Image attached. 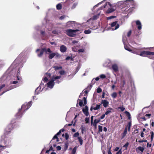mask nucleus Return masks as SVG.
Instances as JSON below:
<instances>
[{"label": "nucleus", "instance_id": "f257e3e1", "mask_svg": "<svg viewBox=\"0 0 154 154\" xmlns=\"http://www.w3.org/2000/svg\"><path fill=\"white\" fill-rule=\"evenodd\" d=\"M21 59L20 58V55L14 61L9 68L8 70H10L14 68H18L22 67V64L21 63ZM20 71L18 69L17 73L15 75V76L10 81V84H15L18 82L17 81H21V77L19 76Z\"/></svg>", "mask_w": 154, "mask_h": 154}, {"label": "nucleus", "instance_id": "f03ea898", "mask_svg": "<svg viewBox=\"0 0 154 154\" xmlns=\"http://www.w3.org/2000/svg\"><path fill=\"white\" fill-rule=\"evenodd\" d=\"M53 26L52 24H50L48 26H47L46 28L45 27L44 30H42V29L44 28V26L40 27L38 26L35 27V29L37 30L40 31L41 34L43 37L45 38H48L51 35L50 31L52 29Z\"/></svg>", "mask_w": 154, "mask_h": 154}, {"label": "nucleus", "instance_id": "7ed1b4c3", "mask_svg": "<svg viewBox=\"0 0 154 154\" xmlns=\"http://www.w3.org/2000/svg\"><path fill=\"white\" fill-rule=\"evenodd\" d=\"M11 138L9 137L6 136V135H3L1 137L0 145V150L5 149L6 147H9L11 145Z\"/></svg>", "mask_w": 154, "mask_h": 154}, {"label": "nucleus", "instance_id": "20e7f679", "mask_svg": "<svg viewBox=\"0 0 154 154\" xmlns=\"http://www.w3.org/2000/svg\"><path fill=\"white\" fill-rule=\"evenodd\" d=\"M61 78V76H53L51 80L48 82L44 85L45 88V90L48 88L50 89L53 88L55 82L54 81H55V82L57 84L60 83L61 81L59 80Z\"/></svg>", "mask_w": 154, "mask_h": 154}, {"label": "nucleus", "instance_id": "39448f33", "mask_svg": "<svg viewBox=\"0 0 154 154\" xmlns=\"http://www.w3.org/2000/svg\"><path fill=\"white\" fill-rule=\"evenodd\" d=\"M51 76L50 73H46L45 74V77L43 79L40 86L35 89V93L38 94L43 90H45V88L44 83H47L48 80V79Z\"/></svg>", "mask_w": 154, "mask_h": 154}, {"label": "nucleus", "instance_id": "423d86ee", "mask_svg": "<svg viewBox=\"0 0 154 154\" xmlns=\"http://www.w3.org/2000/svg\"><path fill=\"white\" fill-rule=\"evenodd\" d=\"M109 5L110 7H115L116 8H122L125 7V1H120L117 3H114L113 4H111L109 2H106V4L103 6V7H101L100 8V9H102L103 8H105L107 5Z\"/></svg>", "mask_w": 154, "mask_h": 154}, {"label": "nucleus", "instance_id": "0eeeda50", "mask_svg": "<svg viewBox=\"0 0 154 154\" xmlns=\"http://www.w3.org/2000/svg\"><path fill=\"white\" fill-rule=\"evenodd\" d=\"M77 32H78V34H79L81 33L82 31L78 29L75 30L68 29L66 30L67 35L72 37L75 36L76 35V33Z\"/></svg>", "mask_w": 154, "mask_h": 154}, {"label": "nucleus", "instance_id": "6e6552de", "mask_svg": "<svg viewBox=\"0 0 154 154\" xmlns=\"http://www.w3.org/2000/svg\"><path fill=\"white\" fill-rule=\"evenodd\" d=\"M110 26L109 28V30H114L118 29L119 26V24L117 23V21L114 22L110 24Z\"/></svg>", "mask_w": 154, "mask_h": 154}, {"label": "nucleus", "instance_id": "1a4fd4ad", "mask_svg": "<svg viewBox=\"0 0 154 154\" xmlns=\"http://www.w3.org/2000/svg\"><path fill=\"white\" fill-rule=\"evenodd\" d=\"M32 104V101H30L28 103H25L22 106L21 109H22L23 111H25L31 107Z\"/></svg>", "mask_w": 154, "mask_h": 154}, {"label": "nucleus", "instance_id": "9d476101", "mask_svg": "<svg viewBox=\"0 0 154 154\" xmlns=\"http://www.w3.org/2000/svg\"><path fill=\"white\" fill-rule=\"evenodd\" d=\"M125 1V7L130 6V5L134 6L136 3L134 1L132 0H128Z\"/></svg>", "mask_w": 154, "mask_h": 154}, {"label": "nucleus", "instance_id": "9b49d317", "mask_svg": "<svg viewBox=\"0 0 154 154\" xmlns=\"http://www.w3.org/2000/svg\"><path fill=\"white\" fill-rule=\"evenodd\" d=\"M131 122H129L128 125L125 128L124 132L122 134V139L125 136L126 134H127V133L128 130V131H130V129L131 126Z\"/></svg>", "mask_w": 154, "mask_h": 154}, {"label": "nucleus", "instance_id": "f8f14e48", "mask_svg": "<svg viewBox=\"0 0 154 154\" xmlns=\"http://www.w3.org/2000/svg\"><path fill=\"white\" fill-rule=\"evenodd\" d=\"M45 50L44 48L41 49H38L36 50V52L37 53V56L39 57H41L42 56L43 53L45 52Z\"/></svg>", "mask_w": 154, "mask_h": 154}, {"label": "nucleus", "instance_id": "ddd939ff", "mask_svg": "<svg viewBox=\"0 0 154 154\" xmlns=\"http://www.w3.org/2000/svg\"><path fill=\"white\" fill-rule=\"evenodd\" d=\"M13 128V125L11 124H9L5 128V133L4 135H6L8 133L10 132Z\"/></svg>", "mask_w": 154, "mask_h": 154}, {"label": "nucleus", "instance_id": "4468645a", "mask_svg": "<svg viewBox=\"0 0 154 154\" xmlns=\"http://www.w3.org/2000/svg\"><path fill=\"white\" fill-rule=\"evenodd\" d=\"M98 28V26H94L91 28H90L89 29L85 30L84 31V33L85 34H88L91 33V30H95Z\"/></svg>", "mask_w": 154, "mask_h": 154}, {"label": "nucleus", "instance_id": "2eb2a0df", "mask_svg": "<svg viewBox=\"0 0 154 154\" xmlns=\"http://www.w3.org/2000/svg\"><path fill=\"white\" fill-rule=\"evenodd\" d=\"M76 24L75 23L74 21H70L67 22L66 23V26L67 27H72L74 28L75 25Z\"/></svg>", "mask_w": 154, "mask_h": 154}, {"label": "nucleus", "instance_id": "dca6fc26", "mask_svg": "<svg viewBox=\"0 0 154 154\" xmlns=\"http://www.w3.org/2000/svg\"><path fill=\"white\" fill-rule=\"evenodd\" d=\"M60 57V55L57 53H54L49 54L48 57L50 59H52L54 57Z\"/></svg>", "mask_w": 154, "mask_h": 154}, {"label": "nucleus", "instance_id": "f3484780", "mask_svg": "<svg viewBox=\"0 0 154 154\" xmlns=\"http://www.w3.org/2000/svg\"><path fill=\"white\" fill-rule=\"evenodd\" d=\"M88 110V108L87 106H85V108L83 109H82V111L83 113L86 116H88L89 115Z\"/></svg>", "mask_w": 154, "mask_h": 154}, {"label": "nucleus", "instance_id": "a211bd4d", "mask_svg": "<svg viewBox=\"0 0 154 154\" xmlns=\"http://www.w3.org/2000/svg\"><path fill=\"white\" fill-rule=\"evenodd\" d=\"M135 22L138 29L140 30L142 29V24L141 22L139 20L136 21Z\"/></svg>", "mask_w": 154, "mask_h": 154}, {"label": "nucleus", "instance_id": "6ab92c4d", "mask_svg": "<svg viewBox=\"0 0 154 154\" xmlns=\"http://www.w3.org/2000/svg\"><path fill=\"white\" fill-rule=\"evenodd\" d=\"M101 103L103 104V106L106 108L109 105V102L105 100H102L101 102Z\"/></svg>", "mask_w": 154, "mask_h": 154}, {"label": "nucleus", "instance_id": "aec40b11", "mask_svg": "<svg viewBox=\"0 0 154 154\" xmlns=\"http://www.w3.org/2000/svg\"><path fill=\"white\" fill-rule=\"evenodd\" d=\"M112 68L115 72H117L119 70L117 64H115L112 65Z\"/></svg>", "mask_w": 154, "mask_h": 154}, {"label": "nucleus", "instance_id": "412c9836", "mask_svg": "<svg viewBox=\"0 0 154 154\" xmlns=\"http://www.w3.org/2000/svg\"><path fill=\"white\" fill-rule=\"evenodd\" d=\"M16 87L17 86L16 85H12L10 86L8 89H7L6 90L3 91V92L1 94H0V96L2 95L4 93L7 92V91H9L10 90L16 88Z\"/></svg>", "mask_w": 154, "mask_h": 154}, {"label": "nucleus", "instance_id": "4be33fe9", "mask_svg": "<svg viewBox=\"0 0 154 154\" xmlns=\"http://www.w3.org/2000/svg\"><path fill=\"white\" fill-rule=\"evenodd\" d=\"M100 107V105L99 104H97L95 107H93V106H91L90 109V110L91 111H92L93 110H98L99 109Z\"/></svg>", "mask_w": 154, "mask_h": 154}, {"label": "nucleus", "instance_id": "5701e85b", "mask_svg": "<svg viewBox=\"0 0 154 154\" xmlns=\"http://www.w3.org/2000/svg\"><path fill=\"white\" fill-rule=\"evenodd\" d=\"M140 50V49H139L134 48L133 50H132L131 52L133 54L139 55L140 53L139 51Z\"/></svg>", "mask_w": 154, "mask_h": 154}, {"label": "nucleus", "instance_id": "b1692460", "mask_svg": "<svg viewBox=\"0 0 154 154\" xmlns=\"http://www.w3.org/2000/svg\"><path fill=\"white\" fill-rule=\"evenodd\" d=\"M66 47L64 45H62L60 47V50L62 52H66Z\"/></svg>", "mask_w": 154, "mask_h": 154}, {"label": "nucleus", "instance_id": "393cba45", "mask_svg": "<svg viewBox=\"0 0 154 154\" xmlns=\"http://www.w3.org/2000/svg\"><path fill=\"white\" fill-rule=\"evenodd\" d=\"M139 55L143 57H145L146 55H148V51H143L141 52Z\"/></svg>", "mask_w": 154, "mask_h": 154}, {"label": "nucleus", "instance_id": "a878e982", "mask_svg": "<svg viewBox=\"0 0 154 154\" xmlns=\"http://www.w3.org/2000/svg\"><path fill=\"white\" fill-rule=\"evenodd\" d=\"M21 110V109H19L18 112L16 114V117L17 118H21L22 116V114L20 112Z\"/></svg>", "mask_w": 154, "mask_h": 154}, {"label": "nucleus", "instance_id": "bb28decb", "mask_svg": "<svg viewBox=\"0 0 154 154\" xmlns=\"http://www.w3.org/2000/svg\"><path fill=\"white\" fill-rule=\"evenodd\" d=\"M100 14H98L97 15H94L89 20H95L97 19L99 17V16Z\"/></svg>", "mask_w": 154, "mask_h": 154}, {"label": "nucleus", "instance_id": "cd10ccee", "mask_svg": "<svg viewBox=\"0 0 154 154\" xmlns=\"http://www.w3.org/2000/svg\"><path fill=\"white\" fill-rule=\"evenodd\" d=\"M100 121V119H96L94 120L93 125L94 126H96L97 123H99Z\"/></svg>", "mask_w": 154, "mask_h": 154}, {"label": "nucleus", "instance_id": "c85d7f7f", "mask_svg": "<svg viewBox=\"0 0 154 154\" xmlns=\"http://www.w3.org/2000/svg\"><path fill=\"white\" fill-rule=\"evenodd\" d=\"M115 8H109L106 11V12L108 13H111L113 12L115 10Z\"/></svg>", "mask_w": 154, "mask_h": 154}, {"label": "nucleus", "instance_id": "c756f323", "mask_svg": "<svg viewBox=\"0 0 154 154\" xmlns=\"http://www.w3.org/2000/svg\"><path fill=\"white\" fill-rule=\"evenodd\" d=\"M78 139L80 145H82L83 144V140L82 138L81 137H78Z\"/></svg>", "mask_w": 154, "mask_h": 154}, {"label": "nucleus", "instance_id": "7c9ffc66", "mask_svg": "<svg viewBox=\"0 0 154 154\" xmlns=\"http://www.w3.org/2000/svg\"><path fill=\"white\" fill-rule=\"evenodd\" d=\"M137 149L141 151L142 152H143L144 151V148L143 147H142L140 146L137 147V148L136 150H137Z\"/></svg>", "mask_w": 154, "mask_h": 154}, {"label": "nucleus", "instance_id": "2f4dec72", "mask_svg": "<svg viewBox=\"0 0 154 154\" xmlns=\"http://www.w3.org/2000/svg\"><path fill=\"white\" fill-rule=\"evenodd\" d=\"M111 97L114 99L116 98L117 96V93L116 92H113L111 94Z\"/></svg>", "mask_w": 154, "mask_h": 154}, {"label": "nucleus", "instance_id": "473e14b6", "mask_svg": "<svg viewBox=\"0 0 154 154\" xmlns=\"http://www.w3.org/2000/svg\"><path fill=\"white\" fill-rule=\"evenodd\" d=\"M56 8L57 10H60L62 8V5L61 3L58 4L56 6Z\"/></svg>", "mask_w": 154, "mask_h": 154}, {"label": "nucleus", "instance_id": "72a5a7b5", "mask_svg": "<svg viewBox=\"0 0 154 154\" xmlns=\"http://www.w3.org/2000/svg\"><path fill=\"white\" fill-rule=\"evenodd\" d=\"M77 150L76 146L75 147L72 149V154H75Z\"/></svg>", "mask_w": 154, "mask_h": 154}, {"label": "nucleus", "instance_id": "f704fd0d", "mask_svg": "<svg viewBox=\"0 0 154 154\" xmlns=\"http://www.w3.org/2000/svg\"><path fill=\"white\" fill-rule=\"evenodd\" d=\"M85 48H82V49H79L78 51V53H84L85 51Z\"/></svg>", "mask_w": 154, "mask_h": 154}, {"label": "nucleus", "instance_id": "c9c22d12", "mask_svg": "<svg viewBox=\"0 0 154 154\" xmlns=\"http://www.w3.org/2000/svg\"><path fill=\"white\" fill-rule=\"evenodd\" d=\"M53 68H54L55 70H57L61 69L62 68V67L61 66H53Z\"/></svg>", "mask_w": 154, "mask_h": 154}, {"label": "nucleus", "instance_id": "e433bc0d", "mask_svg": "<svg viewBox=\"0 0 154 154\" xmlns=\"http://www.w3.org/2000/svg\"><path fill=\"white\" fill-rule=\"evenodd\" d=\"M143 114L144 115L145 117L147 119L150 118V116H151V114H145V113H144Z\"/></svg>", "mask_w": 154, "mask_h": 154}, {"label": "nucleus", "instance_id": "4c0bfd02", "mask_svg": "<svg viewBox=\"0 0 154 154\" xmlns=\"http://www.w3.org/2000/svg\"><path fill=\"white\" fill-rule=\"evenodd\" d=\"M124 47L125 50L131 52L132 50L128 46H125Z\"/></svg>", "mask_w": 154, "mask_h": 154}, {"label": "nucleus", "instance_id": "58836bf2", "mask_svg": "<svg viewBox=\"0 0 154 154\" xmlns=\"http://www.w3.org/2000/svg\"><path fill=\"white\" fill-rule=\"evenodd\" d=\"M44 49H45V53H47V52H51V51L49 48H48L47 49H46V48H44Z\"/></svg>", "mask_w": 154, "mask_h": 154}, {"label": "nucleus", "instance_id": "ea45409f", "mask_svg": "<svg viewBox=\"0 0 154 154\" xmlns=\"http://www.w3.org/2000/svg\"><path fill=\"white\" fill-rule=\"evenodd\" d=\"M72 51L74 52H76L78 51V49L77 48V47L76 46H74L72 48Z\"/></svg>", "mask_w": 154, "mask_h": 154}, {"label": "nucleus", "instance_id": "a19ab883", "mask_svg": "<svg viewBox=\"0 0 154 154\" xmlns=\"http://www.w3.org/2000/svg\"><path fill=\"white\" fill-rule=\"evenodd\" d=\"M150 134H151V141H152L154 137V134L153 131H151L150 132Z\"/></svg>", "mask_w": 154, "mask_h": 154}, {"label": "nucleus", "instance_id": "79ce46f5", "mask_svg": "<svg viewBox=\"0 0 154 154\" xmlns=\"http://www.w3.org/2000/svg\"><path fill=\"white\" fill-rule=\"evenodd\" d=\"M78 100L79 101V105L80 106H82L83 103L82 100H80V99H78Z\"/></svg>", "mask_w": 154, "mask_h": 154}, {"label": "nucleus", "instance_id": "37998d69", "mask_svg": "<svg viewBox=\"0 0 154 154\" xmlns=\"http://www.w3.org/2000/svg\"><path fill=\"white\" fill-rule=\"evenodd\" d=\"M79 133L78 132H77L75 133L73 135V136L74 137H79Z\"/></svg>", "mask_w": 154, "mask_h": 154}, {"label": "nucleus", "instance_id": "c03bdc74", "mask_svg": "<svg viewBox=\"0 0 154 154\" xmlns=\"http://www.w3.org/2000/svg\"><path fill=\"white\" fill-rule=\"evenodd\" d=\"M103 127L102 126L100 125L98 126V130L99 132H101L102 131Z\"/></svg>", "mask_w": 154, "mask_h": 154}, {"label": "nucleus", "instance_id": "a18cd8bd", "mask_svg": "<svg viewBox=\"0 0 154 154\" xmlns=\"http://www.w3.org/2000/svg\"><path fill=\"white\" fill-rule=\"evenodd\" d=\"M59 73L61 75H63L65 73V71L63 70L60 71Z\"/></svg>", "mask_w": 154, "mask_h": 154}, {"label": "nucleus", "instance_id": "49530a36", "mask_svg": "<svg viewBox=\"0 0 154 154\" xmlns=\"http://www.w3.org/2000/svg\"><path fill=\"white\" fill-rule=\"evenodd\" d=\"M100 78L102 79H105L106 78V76L104 74H102L100 75Z\"/></svg>", "mask_w": 154, "mask_h": 154}, {"label": "nucleus", "instance_id": "de8ad7c7", "mask_svg": "<svg viewBox=\"0 0 154 154\" xmlns=\"http://www.w3.org/2000/svg\"><path fill=\"white\" fill-rule=\"evenodd\" d=\"M81 130L82 133L83 134L84 131L85 129V127L83 125H81Z\"/></svg>", "mask_w": 154, "mask_h": 154}, {"label": "nucleus", "instance_id": "09e8293b", "mask_svg": "<svg viewBox=\"0 0 154 154\" xmlns=\"http://www.w3.org/2000/svg\"><path fill=\"white\" fill-rule=\"evenodd\" d=\"M65 137L66 139L67 140L69 138V136L68 133H66L65 134Z\"/></svg>", "mask_w": 154, "mask_h": 154}, {"label": "nucleus", "instance_id": "8fccbe9b", "mask_svg": "<svg viewBox=\"0 0 154 154\" xmlns=\"http://www.w3.org/2000/svg\"><path fill=\"white\" fill-rule=\"evenodd\" d=\"M77 5V3H74L73 4L72 6V9L75 8V7H76V6Z\"/></svg>", "mask_w": 154, "mask_h": 154}, {"label": "nucleus", "instance_id": "3c124183", "mask_svg": "<svg viewBox=\"0 0 154 154\" xmlns=\"http://www.w3.org/2000/svg\"><path fill=\"white\" fill-rule=\"evenodd\" d=\"M148 55H153L154 52H152L148 51Z\"/></svg>", "mask_w": 154, "mask_h": 154}, {"label": "nucleus", "instance_id": "603ef678", "mask_svg": "<svg viewBox=\"0 0 154 154\" xmlns=\"http://www.w3.org/2000/svg\"><path fill=\"white\" fill-rule=\"evenodd\" d=\"M129 143L128 142H127L125 143V144L123 146V147H124V148H125L126 149L128 146L129 145Z\"/></svg>", "mask_w": 154, "mask_h": 154}, {"label": "nucleus", "instance_id": "864d4df0", "mask_svg": "<svg viewBox=\"0 0 154 154\" xmlns=\"http://www.w3.org/2000/svg\"><path fill=\"white\" fill-rule=\"evenodd\" d=\"M55 139H57V142H58L59 141V140H58V139L57 137V135L56 134L53 137V139H52V140H54Z\"/></svg>", "mask_w": 154, "mask_h": 154}, {"label": "nucleus", "instance_id": "5fc2aeb1", "mask_svg": "<svg viewBox=\"0 0 154 154\" xmlns=\"http://www.w3.org/2000/svg\"><path fill=\"white\" fill-rule=\"evenodd\" d=\"M52 32L53 34H57L58 33V32L57 30H53Z\"/></svg>", "mask_w": 154, "mask_h": 154}, {"label": "nucleus", "instance_id": "6e6d98bb", "mask_svg": "<svg viewBox=\"0 0 154 154\" xmlns=\"http://www.w3.org/2000/svg\"><path fill=\"white\" fill-rule=\"evenodd\" d=\"M115 17L114 16H110L109 17H107V20H109L110 19L115 18Z\"/></svg>", "mask_w": 154, "mask_h": 154}, {"label": "nucleus", "instance_id": "4d7b16f0", "mask_svg": "<svg viewBox=\"0 0 154 154\" xmlns=\"http://www.w3.org/2000/svg\"><path fill=\"white\" fill-rule=\"evenodd\" d=\"M102 91L101 88H98L97 89V92L98 93L101 92Z\"/></svg>", "mask_w": 154, "mask_h": 154}, {"label": "nucleus", "instance_id": "13d9d810", "mask_svg": "<svg viewBox=\"0 0 154 154\" xmlns=\"http://www.w3.org/2000/svg\"><path fill=\"white\" fill-rule=\"evenodd\" d=\"M104 1H102V2H100V3H98L96 5L94 6V8H95L96 7H97L98 5H100L103 2H104Z\"/></svg>", "mask_w": 154, "mask_h": 154}, {"label": "nucleus", "instance_id": "bf43d9fd", "mask_svg": "<svg viewBox=\"0 0 154 154\" xmlns=\"http://www.w3.org/2000/svg\"><path fill=\"white\" fill-rule=\"evenodd\" d=\"M111 110H107L105 112V115H108L110 113H111Z\"/></svg>", "mask_w": 154, "mask_h": 154}, {"label": "nucleus", "instance_id": "052dcab7", "mask_svg": "<svg viewBox=\"0 0 154 154\" xmlns=\"http://www.w3.org/2000/svg\"><path fill=\"white\" fill-rule=\"evenodd\" d=\"M85 121L86 123H88L89 122V119L88 118H86L85 119Z\"/></svg>", "mask_w": 154, "mask_h": 154}, {"label": "nucleus", "instance_id": "680f3d73", "mask_svg": "<svg viewBox=\"0 0 154 154\" xmlns=\"http://www.w3.org/2000/svg\"><path fill=\"white\" fill-rule=\"evenodd\" d=\"M118 109H120L122 111H123L125 109V108L124 107H118Z\"/></svg>", "mask_w": 154, "mask_h": 154}, {"label": "nucleus", "instance_id": "e2e57ef3", "mask_svg": "<svg viewBox=\"0 0 154 154\" xmlns=\"http://www.w3.org/2000/svg\"><path fill=\"white\" fill-rule=\"evenodd\" d=\"M143 142H147V140H138V142L139 143H142Z\"/></svg>", "mask_w": 154, "mask_h": 154}, {"label": "nucleus", "instance_id": "0e129e2a", "mask_svg": "<svg viewBox=\"0 0 154 154\" xmlns=\"http://www.w3.org/2000/svg\"><path fill=\"white\" fill-rule=\"evenodd\" d=\"M105 114H103V115H102L100 117V119H103L105 117Z\"/></svg>", "mask_w": 154, "mask_h": 154}, {"label": "nucleus", "instance_id": "69168bd1", "mask_svg": "<svg viewBox=\"0 0 154 154\" xmlns=\"http://www.w3.org/2000/svg\"><path fill=\"white\" fill-rule=\"evenodd\" d=\"M65 17L66 16L65 15H63L60 17V19L62 20H63Z\"/></svg>", "mask_w": 154, "mask_h": 154}, {"label": "nucleus", "instance_id": "338daca9", "mask_svg": "<svg viewBox=\"0 0 154 154\" xmlns=\"http://www.w3.org/2000/svg\"><path fill=\"white\" fill-rule=\"evenodd\" d=\"M131 33V30L130 31L127 33V36L129 37Z\"/></svg>", "mask_w": 154, "mask_h": 154}, {"label": "nucleus", "instance_id": "774afa93", "mask_svg": "<svg viewBox=\"0 0 154 154\" xmlns=\"http://www.w3.org/2000/svg\"><path fill=\"white\" fill-rule=\"evenodd\" d=\"M122 152L121 149H120L118 152H117L116 154H121Z\"/></svg>", "mask_w": 154, "mask_h": 154}]
</instances>
